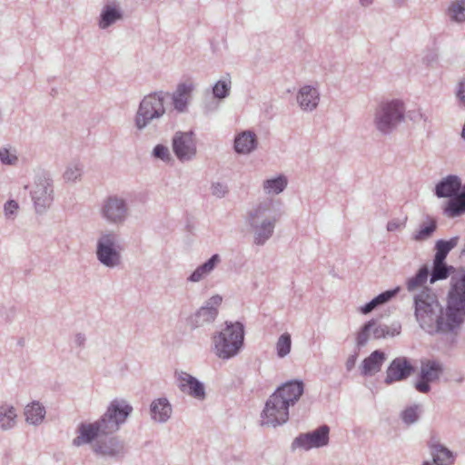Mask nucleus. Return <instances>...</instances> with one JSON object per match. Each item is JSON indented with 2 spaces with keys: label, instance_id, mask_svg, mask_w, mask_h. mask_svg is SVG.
I'll return each mask as SVG.
<instances>
[{
  "label": "nucleus",
  "instance_id": "obj_9",
  "mask_svg": "<svg viewBox=\"0 0 465 465\" xmlns=\"http://www.w3.org/2000/svg\"><path fill=\"white\" fill-rule=\"evenodd\" d=\"M173 149L179 160H190L196 153L195 142L193 134L177 133L173 140Z\"/></svg>",
  "mask_w": 465,
  "mask_h": 465
},
{
  "label": "nucleus",
  "instance_id": "obj_21",
  "mask_svg": "<svg viewBox=\"0 0 465 465\" xmlns=\"http://www.w3.org/2000/svg\"><path fill=\"white\" fill-rule=\"evenodd\" d=\"M151 412L153 420L165 421L172 413V408L167 400L158 399L151 405Z\"/></svg>",
  "mask_w": 465,
  "mask_h": 465
},
{
  "label": "nucleus",
  "instance_id": "obj_43",
  "mask_svg": "<svg viewBox=\"0 0 465 465\" xmlns=\"http://www.w3.org/2000/svg\"><path fill=\"white\" fill-rule=\"evenodd\" d=\"M153 153L156 157H158L162 160H164V161L168 160L169 156H170L168 148L163 145H161V144L155 146V148L153 150Z\"/></svg>",
  "mask_w": 465,
  "mask_h": 465
},
{
  "label": "nucleus",
  "instance_id": "obj_25",
  "mask_svg": "<svg viewBox=\"0 0 465 465\" xmlns=\"http://www.w3.org/2000/svg\"><path fill=\"white\" fill-rule=\"evenodd\" d=\"M457 238H452L450 241H439L436 244V254L434 262L438 263L444 262L445 258L449 252L457 244Z\"/></svg>",
  "mask_w": 465,
  "mask_h": 465
},
{
  "label": "nucleus",
  "instance_id": "obj_35",
  "mask_svg": "<svg viewBox=\"0 0 465 465\" xmlns=\"http://www.w3.org/2000/svg\"><path fill=\"white\" fill-rule=\"evenodd\" d=\"M120 17L121 15L115 8L107 6L104 12L102 14L100 26L102 28H106Z\"/></svg>",
  "mask_w": 465,
  "mask_h": 465
},
{
  "label": "nucleus",
  "instance_id": "obj_42",
  "mask_svg": "<svg viewBox=\"0 0 465 465\" xmlns=\"http://www.w3.org/2000/svg\"><path fill=\"white\" fill-rule=\"evenodd\" d=\"M418 418L417 409L416 408H409L405 410L402 413L403 420L410 424L414 422Z\"/></svg>",
  "mask_w": 465,
  "mask_h": 465
},
{
  "label": "nucleus",
  "instance_id": "obj_47",
  "mask_svg": "<svg viewBox=\"0 0 465 465\" xmlns=\"http://www.w3.org/2000/svg\"><path fill=\"white\" fill-rule=\"evenodd\" d=\"M225 192V188L222 184L218 183L213 187V193L218 197L223 196Z\"/></svg>",
  "mask_w": 465,
  "mask_h": 465
},
{
  "label": "nucleus",
  "instance_id": "obj_12",
  "mask_svg": "<svg viewBox=\"0 0 465 465\" xmlns=\"http://www.w3.org/2000/svg\"><path fill=\"white\" fill-rule=\"evenodd\" d=\"M112 235H104L98 243L97 256L101 262L107 266H114L119 262V254L114 248Z\"/></svg>",
  "mask_w": 465,
  "mask_h": 465
},
{
  "label": "nucleus",
  "instance_id": "obj_51",
  "mask_svg": "<svg viewBox=\"0 0 465 465\" xmlns=\"http://www.w3.org/2000/svg\"><path fill=\"white\" fill-rule=\"evenodd\" d=\"M423 465H431L428 461L424 462Z\"/></svg>",
  "mask_w": 465,
  "mask_h": 465
},
{
  "label": "nucleus",
  "instance_id": "obj_24",
  "mask_svg": "<svg viewBox=\"0 0 465 465\" xmlns=\"http://www.w3.org/2000/svg\"><path fill=\"white\" fill-rule=\"evenodd\" d=\"M220 262V257L218 254H214L212 256V258L206 262L202 266L198 267L193 274L190 276V280L192 282H198L203 277H204L206 274H208L214 266Z\"/></svg>",
  "mask_w": 465,
  "mask_h": 465
},
{
  "label": "nucleus",
  "instance_id": "obj_46",
  "mask_svg": "<svg viewBox=\"0 0 465 465\" xmlns=\"http://www.w3.org/2000/svg\"><path fill=\"white\" fill-rule=\"evenodd\" d=\"M79 170L77 168H75V171H73L71 169H68L65 173H64V178L68 181H74L77 178V176L79 175Z\"/></svg>",
  "mask_w": 465,
  "mask_h": 465
},
{
  "label": "nucleus",
  "instance_id": "obj_17",
  "mask_svg": "<svg viewBox=\"0 0 465 465\" xmlns=\"http://www.w3.org/2000/svg\"><path fill=\"white\" fill-rule=\"evenodd\" d=\"M297 99L302 109L311 111L317 106L319 94L311 86H304L300 90Z\"/></svg>",
  "mask_w": 465,
  "mask_h": 465
},
{
  "label": "nucleus",
  "instance_id": "obj_33",
  "mask_svg": "<svg viewBox=\"0 0 465 465\" xmlns=\"http://www.w3.org/2000/svg\"><path fill=\"white\" fill-rule=\"evenodd\" d=\"M217 315V309L214 307H202L196 313V322L203 323L209 322L215 319Z\"/></svg>",
  "mask_w": 465,
  "mask_h": 465
},
{
  "label": "nucleus",
  "instance_id": "obj_1",
  "mask_svg": "<svg viewBox=\"0 0 465 465\" xmlns=\"http://www.w3.org/2000/svg\"><path fill=\"white\" fill-rule=\"evenodd\" d=\"M132 410V407L124 401H113L99 421L83 424L79 428L80 434L74 440V444L80 446L94 442V450L104 456H114L120 453L123 450V445L115 438L108 436L118 430L119 425L124 422Z\"/></svg>",
  "mask_w": 465,
  "mask_h": 465
},
{
  "label": "nucleus",
  "instance_id": "obj_23",
  "mask_svg": "<svg viewBox=\"0 0 465 465\" xmlns=\"http://www.w3.org/2000/svg\"><path fill=\"white\" fill-rule=\"evenodd\" d=\"M51 190L47 186L38 187L34 191L33 198L37 212H41L42 209L49 206L51 203Z\"/></svg>",
  "mask_w": 465,
  "mask_h": 465
},
{
  "label": "nucleus",
  "instance_id": "obj_49",
  "mask_svg": "<svg viewBox=\"0 0 465 465\" xmlns=\"http://www.w3.org/2000/svg\"><path fill=\"white\" fill-rule=\"evenodd\" d=\"M396 228H397V226H396V224H395V223H388V230H389V231H393V230H395Z\"/></svg>",
  "mask_w": 465,
  "mask_h": 465
},
{
  "label": "nucleus",
  "instance_id": "obj_2",
  "mask_svg": "<svg viewBox=\"0 0 465 465\" xmlns=\"http://www.w3.org/2000/svg\"><path fill=\"white\" fill-rule=\"evenodd\" d=\"M415 316L421 328L429 332H447L458 328L448 317V307L443 312L436 294L428 288L415 297Z\"/></svg>",
  "mask_w": 465,
  "mask_h": 465
},
{
  "label": "nucleus",
  "instance_id": "obj_39",
  "mask_svg": "<svg viewBox=\"0 0 465 465\" xmlns=\"http://www.w3.org/2000/svg\"><path fill=\"white\" fill-rule=\"evenodd\" d=\"M273 230V224L272 223H262L256 238L255 242L258 244L262 243L266 239H268Z\"/></svg>",
  "mask_w": 465,
  "mask_h": 465
},
{
  "label": "nucleus",
  "instance_id": "obj_19",
  "mask_svg": "<svg viewBox=\"0 0 465 465\" xmlns=\"http://www.w3.org/2000/svg\"><path fill=\"white\" fill-rule=\"evenodd\" d=\"M449 217H456L465 213V185L462 192L451 198L444 209Z\"/></svg>",
  "mask_w": 465,
  "mask_h": 465
},
{
  "label": "nucleus",
  "instance_id": "obj_50",
  "mask_svg": "<svg viewBox=\"0 0 465 465\" xmlns=\"http://www.w3.org/2000/svg\"><path fill=\"white\" fill-rule=\"evenodd\" d=\"M361 4L363 5H367L372 2V0H361Z\"/></svg>",
  "mask_w": 465,
  "mask_h": 465
},
{
  "label": "nucleus",
  "instance_id": "obj_4",
  "mask_svg": "<svg viewBox=\"0 0 465 465\" xmlns=\"http://www.w3.org/2000/svg\"><path fill=\"white\" fill-rule=\"evenodd\" d=\"M447 307L448 317L459 328L465 320V269L458 270L451 276Z\"/></svg>",
  "mask_w": 465,
  "mask_h": 465
},
{
  "label": "nucleus",
  "instance_id": "obj_41",
  "mask_svg": "<svg viewBox=\"0 0 465 465\" xmlns=\"http://www.w3.org/2000/svg\"><path fill=\"white\" fill-rule=\"evenodd\" d=\"M371 336L373 339L384 338L389 334V330L385 326L378 325L373 322V327L371 328Z\"/></svg>",
  "mask_w": 465,
  "mask_h": 465
},
{
  "label": "nucleus",
  "instance_id": "obj_26",
  "mask_svg": "<svg viewBox=\"0 0 465 465\" xmlns=\"http://www.w3.org/2000/svg\"><path fill=\"white\" fill-rule=\"evenodd\" d=\"M25 414L28 422L36 424L43 420L45 411L38 403H32L26 406Z\"/></svg>",
  "mask_w": 465,
  "mask_h": 465
},
{
  "label": "nucleus",
  "instance_id": "obj_28",
  "mask_svg": "<svg viewBox=\"0 0 465 465\" xmlns=\"http://www.w3.org/2000/svg\"><path fill=\"white\" fill-rule=\"evenodd\" d=\"M429 275L426 267L420 268L417 274L407 282V289L410 292H414L422 287L427 282Z\"/></svg>",
  "mask_w": 465,
  "mask_h": 465
},
{
  "label": "nucleus",
  "instance_id": "obj_44",
  "mask_svg": "<svg viewBox=\"0 0 465 465\" xmlns=\"http://www.w3.org/2000/svg\"><path fill=\"white\" fill-rule=\"evenodd\" d=\"M18 209V204L15 201H9L5 205V212L6 214H13Z\"/></svg>",
  "mask_w": 465,
  "mask_h": 465
},
{
  "label": "nucleus",
  "instance_id": "obj_7",
  "mask_svg": "<svg viewBox=\"0 0 465 465\" xmlns=\"http://www.w3.org/2000/svg\"><path fill=\"white\" fill-rule=\"evenodd\" d=\"M164 114L163 99L157 94H150L143 98L136 114L135 123L139 129L146 126L153 119Z\"/></svg>",
  "mask_w": 465,
  "mask_h": 465
},
{
  "label": "nucleus",
  "instance_id": "obj_37",
  "mask_svg": "<svg viewBox=\"0 0 465 465\" xmlns=\"http://www.w3.org/2000/svg\"><path fill=\"white\" fill-rule=\"evenodd\" d=\"M373 327V322H369L366 323L362 329L357 334V344L359 346H363L367 343V341L372 338L371 336V328Z\"/></svg>",
  "mask_w": 465,
  "mask_h": 465
},
{
  "label": "nucleus",
  "instance_id": "obj_10",
  "mask_svg": "<svg viewBox=\"0 0 465 465\" xmlns=\"http://www.w3.org/2000/svg\"><path fill=\"white\" fill-rule=\"evenodd\" d=\"M329 427L323 425L312 433L302 434L294 440V445L309 450L324 446L329 440Z\"/></svg>",
  "mask_w": 465,
  "mask_h": 465
},
{
  "label": "nucleus",
  "instance_id": "obj_32",
  "mask_svg": "<svg viewBox=\"0 0 465 465\" xmlns=\"http://www.w3.org/2000/svg\"><path fill=\"white\" fill-rule=\"evenodd\" d=\"M450 269H452V267H447L444 262L438 263L437 262H434L430 282L433 283L438 280L448 278Z\"/></svg>",
  "mask_w": 465,
  "mask_h": 465
},
{
  "label": "nucleus",
  "instance_id": "obj_3",
  "mask_svg": "<svg viewBox=\"0 0 465 465\" xmlns=\"http://www.w3.org/2000/svg\"><path fill=\"white\" fill-rule=\"evenodd\" d=\"M303 393V383L292 381L279 387L266 401L262 413V423L268 426H278L289 419V407L293 405Z\"/></svg>",
  "mask_w": 465,
  "mask_h": 465
},
{
  "label": "nucleus",
  "instance_id": "obj_14",
  "mask_svg": "<svg viewBox=\"0 0 465 465\" xmlns=\"http://www.w3.org/2000/svg\"><path fill=\"white\" fill-rule=\"evenodd\" d=\"M103 213L109 221H122L126 213L124 201L117 198H109L103 208Z\"/></svg>",
  "mask_w": 465,
  "mask_h": 465
},
{
  "label": "nucleus",
  "instance_id": "obj_20",
  "mask_svg": "<svg viewBox=\"0 0 465 465\" xmlns=\"http://www.w3.org/2000/svg\"><path fill=\"white\" fill-rule=\"evenodd\" d=\"M255 135L251 132H243L235 138L234 147L239 153H248L255 148Z\"/></svg>",
  "mask_w": 465,
  "mask_h": 465
},
{
  "label": "nucleus",
  "instance_id": "obj_31",
  "mask_svg": "<svg viewBox=\"0 0 465 465\" xmlns=\"http://www.w3.org/2000/svg\"><path fill=\"white\" fill-rule=\"evenodd\" d=\"M287 184V181L283 176L276 179L267 180L264 183V190L268 193H279L283 191Z\"/></svg>",
  "mask_w": 465,
  "mask_h": 465
},
{
  "label": "nucleus",
  "instance_id": "obj_5",
  "mask_svg": "<svg viewBox=\"0 0 465 465\" xmlns=\"http://www.w3.org/2000/svg\"><path fill=\"white\" fill-rule=\"evenodd\" d=\"M243 326L239 323L227 324L213 337L215 354L221 359H230L236 355L243 342Z\"/></svg>",
  "mask_w": 465,
  "mask_h": 465
},
{
  "label": "nucleus",
  "instance_id": "obj_29",
  "mask_svg": "<svg viewBox=\"0 0 465 465\" xmlns=\"http://www.w3.org/2000/svg\"><path fill=\"white\" fill-rule=\"evenodd\" d=\"M16 414L12 407H0V427L7 429L15 424Z\"/></svg>",
  "mask_w": 465,
  "mask_h": 465
},
{
  "label": "nucleus",
  "instance_id": "obj_27",
  "mask_svg": "<svg viewBox=\"0 0 465 465\" xmlns=\"http://www.w3.org/2000/svg\"><path fill=\"white\" fill-rule=\"evenodd\" d=\"M450 17L456 22L465 21V0H456L450 4L448 9Z\"/></svg>",
  "mask_w": 465,
  "mask_h": 465
},
{
  "label": "nucleus",
  "instance_id": "obj_22",
  "mask_svg": "<svg viewBox=\"0 0 465 465\" xmlns=\"http://www.w3.org/2000/svg\"><path fill=\"white\" fill-rule=\"evenodd\" d=\"M431 455L436 465H451L454 461L452 453L440 444H431Z\"/></svg>",
  "mask_w": 465,
  "mask_h": 465
},
{
  "label": "nucleus",
  "instance_id": "obj_48",
  "mask_svg": "<svg viewBox=\"0 0 465 465\" xmlns=\"http://www.w3.org/2000/svg\"><path fill=\"white\" fill-rule=\"evenodd\" d=\"M222 302V297L216 295V296H213L209 302H208V305L209 307H214L216 308L217 306H219Z\"/></svg>",
  "mask_w": 465,
  "mask_h": 465
},
{
  "label": "nucleus",
  "instance_id": "obj_11",
  "mask_svg": "<svg viewBox=\"0 0 465 465\" xmlns=\"http://www.w3.org/2000/svg\"><path fill=\"white\" fill-rule=\"evenodd\" d=\"M413 371V366L404 357L394 359L386 371L385 382L391 384L407 379Z\"/></svg>",
  "mask_w": 465,
  "mask_h": 465
},
{
  "label": "nucleus",
  "instance_id": "obj_38",
  "mask_svg": "<svg viewBox=\"0 0 465 465\" xmlns=\"http://www.w3.org/2000/svg\"><path fill=\"white\" fill-rule=\"evenodd\" d=\"M231 88V81L221 80L218 81L213 86V92L215 97L224 98L227 96Z\"/></svg>",
  "mask_w": 465,
  "mask_h": 465
},
{
  "label": "nucleus",
  "instance_id": "obj_16",
  "mask_svg": "<svg viewBox=\"0 0 465 465\" xmlns=\"http://www.w3.org/2000/svg\"><path fill=\"white\" fill-rule=\"evenodd\" d=\"M385 359L386 356L384 352L374 351L362 361L361 367L363 374L373 375L380 371Z\"/></svg>",
  "mask_w": 465,
  "mask_h": 465
},
{
  "label": "nucleus",
  "instance_id": "obj_34",
  "mask_svg": "<svg viewBox=\"0 0 465 465\" xmlns=\"http://www.w3.org/2000/svg\"><path fill=\"white\" fill-rule=\"evenodd\" d=\"M291 345L292 341L290 334L283 333L282 335H281L276 343L278 356L281 358L286 356L291 351Z\"/></svg>",
  "mask_w": 465,
  "mask_h": 465
},
{
  "label": "nucleus",
  "instance_id": "obj_15",
  "mask_svg": "<svg viewBox=\"0 0 465 465\" xmlns=\"http://www.w3.org/2000/svg\"><path fill=\"white\" fill-rule=\"evenodd\" d=\"M460 180L454 175H450L436 186V194L439 197H450L460 189Z\"/></svg>",
  "mask_w": 465,
  "mask_h": 465
},
{
  "label": "nucleus",
  "instance_id": "obj_18",
  "mask_svg": "<svg viewBox=\"0 0 465 465\" xmlns=\"http://www.w3.org/2000/svg\"><path fill=\"white\" fill-rule=\"evenodd\" d=\"M192 91V84H181L178 85L173 97L174 107L178 111L183 112L185 109Z\"/></svg>",
  "mask_w": 465,
  "mask_h": 465
},
{
  "label": "nucleus",
  "instance_id": "obj_8",
  "mask_svg": "<svg viewBox=\"0 0 465 465\" xmlns=\"http://www.w3.org/2000/svg\"><path fill=\"white\" fill-rule=\"evenodd\" d=\"M442 372L440 364L435 361H423L420 366V379L415 383V388L421 393L430 391V382H433L439 379Z\"/></svg>",
  "mask_w": 465,
  "mask_h": 465
},
{
  "label": "nucleus",
  "instance_id": "obj_40",
  "mask_svg": "<svg viewBox=\"0 0 465 465\" xmlns=\"http://www.w3.org/2000/svg\"><path fill=\"white\" fill-rule=\"evenodd\" d=\"M0 160L5 164H15L17 162L15 152H11L7 148L0 150Z\"/></svg>",
  "mask_w": 465,
  "mask_h": 465
},
{
  "label": "nucleus",
  "instance_id": "obj_36",
  "mask_svg": "<svg viewBox=\"0 0 465 465\" xmlns=\"http://www.w3.org/2000/svg\"><path fill=\"white\" fill-rule=\"evenodd\" d=\"M436 229V223L434 221H430L429 223L422 225L420 229L414 235L416 241H423L429 238Z\"/></svg>",
  "mask_w": 465,
  "mask_h": 465
},
{
  "label": "nucleus",
  "instance_id": "obj_6",
  "mask_svg": "<svg viewBox=\"0 0 465 465\" xmlns=\"http://www.w3.org/2000/svg\"><path fill=\"white\" fill-rule=\"evenodd\" d=\"M403 118V104L398 100L381 104L376 114L375 123L381 132H388Z\"/></svg>",
  "mask_w": 465,
  "mask_h": 465
},
{
  "label": "nucleus",
  "instance_id": "obj_30",
  "mask_svg": "<svg viewBox=\"0 0 465 465\" xmlns=\"http://www.w3.org/2000/svg\"><path fill=\"white\" fill-rule=\"evenodd\" d=\"M395 293L396 291H387L385 292L381 293L372 301L365 304V306L361 309V312L363 313L371 312L376 306L388 302L392 296H394Z\"/></svg>",
  "mask_w": 465,
  "mask_h": 465
},
{
  "label": "nucleus",
  "instance_id": "obj_13",
  "mask_svg": "<svg viewBox=\"0 0 465 465\" xmlns=\"http://www.w3.org/2000/svg\"><path fill=\"white\" fill-rule=\"evenodd\" d=\"M178 381L179 387L183 391L187 392L191 396L197 399L204 398L203 385L195 378L192 377L188 373H182L180 374Z\"/></svg>",
  "mask_w": 465,
  "mask_h": 465
},
{
  "label": "nucleus",
  "instance_id": "obj_45",
  "mask_svg": "<svg viewBox=\"0 0 465 465\" xmlns=\"http://www.w3.org/2000/svg\"><path fill=\"white\" fill-rule=\"evenodd\" d=\"M457 96L460 101L465 104V79L460 83Z\"/></svg>",
  "mask_w": 465,
  "mask_h": 465
}]
</instances>
